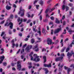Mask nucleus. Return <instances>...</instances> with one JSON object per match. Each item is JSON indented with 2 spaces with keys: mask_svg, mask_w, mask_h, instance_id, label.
I'll return each mask as SVG.
<instances>
[{
  "mask_svg": "<svg viewBox=\"0 0 74 74\" xmlns=\"http://www.w3.org/2000/svg\"><path fill=\"white\" fill-rule=\"evenodd\" d=\"M13 7H14V8H16V5L15 4H13Z\"/></svg>",
  "mask_w": 74,
  "mask_h": 74,
  "instance_id": "603ef678",
  "label": "nucleus"
},
{
  "mask_svg": "<svg viewBox=\"0 0 74 74\" xmlns=\"http://www.w3.org/2000/svg\"><path fill=\"white\" fill-rule=\"evenodd\" d=\"M65 8H66V6L64 5H63L62 6V10H64L65 9Z\"/></svg>",
  "mask_w": 74,
  "mask_h": 74,
  "instance_id": "5701e85b",
  "label": "nucleus"
},
{
  "mask_svg": "<svg viewBox=\"0 0 74 74\" xmlns=\"http://www.w3.org/2000/svg\"><path fill=\"white\" fill-rule=\"evenodd\" d=\"M13 14H11L10 17V19H13Z\"/></svg>",
  "mask_w": 74,
  "mask_h": 74,
  "instance_id": "2f4dec72",
  "label": "nucleus"
},
{
  "mask_svg": "<svg viewBox=\"0 0 74 74\" xmlns=\"http://www.w3.org/2000/svg\"><path fill=\"white\" fill-rule=\"evenodd\" d=\"M69 50H70V48H67L66 49V52H68V51H69Z\"/></svg>",
  "mask_w": 74,
  "mask_h": 74,
  "instance_id": "a19ab883",
  "label": "nucleus"
},
{
  "mask_svg": "<svg viewBox=\"0 0 74 74\" xmlns=\"http://www.w3.org/2000/svg\"><path fill=\"white\" fill-rule=\"evenodd\" d=\"M25 52V49H23L21 50V53H23V52Z\"/></svg>",
  "mask_w": 74,
  "mask_h": 74,
  "instance_id": "7c9ffc66",
  "label": "nucleus"
},
{
  "mask_svg": "<svg viewBox=\"0 0 74 74\" xmlns=\"http://www.w3.org/2000/svg\"><path fill=\"white\" fill-rule=\"evenodd\" d=\"M59 42V40H57L55 42V44H56L57 43Z\"/></svg>",
  "mask_w": 74,
  "mask_h": 74,
  "instance_id": "e433bc0d",
  "label": "nucleus"
},
{
  "mask_svg": "<svg viewBox=\"0 0 74 74\" xmlns=\"http://www.w3.org/2000/svg\"><path fill=\"white\" fill-rule=\"evenodd\" d=\"M35 28H34L33 29V31L36 32V26H35Z\"/></svg>",
  "mask_w": 74,
  "mask_h": 74,
  "instance_id": "a18cd8bd",
  "label": "nucleus"
},
{
  "mask_svg": "<svg viewBox=\"0 0 74 74\" xmlns=\"http://www.w3.org/2000/svg\"><path fill=\"white\" fill-rule=\"evenodd\" d=\"M33 54V52H31L29 55V56H30V57L31 58V57L32 56V55Z\"/></svg>",
  "mask_w": 74,
  "mask_h": 74,
  "instance_id": "473e14b6",
  "label": "nucleus"
},
{
  "mask_svg": "<svg viewBox=\"0 0 74 74\" xmlns=\"http://www.w3.org/2000/svg\"><path fill=\"white\" fill-rule=\"evenodd\" d=\"M39 3L41 5H43V1H40Z\"/></svg>",
  "mask_w": 74,
  "mask_h": 74,
  "instance_id": "4be33fe9",
  "label": "nucleus"
},
{
  "mask_svg": "<svg viewBox=\"0 0 74 74\" xmlns=\"http://www.w3.org/2000/svg\"><path fill=\"white\" fill-rule=\"evenodd\" d=\"M37 33H39V36H41V32L40 31H38L37 32Z\"/></svg>",
  "mask_w": 74,
  "mask_h": 74,
  "instance_id": "c85d7f7f",
  "label": "nucleus"
},
{
  "mask_svg": "<svg viewBox=\"0 0 74 74\" xmlns=\"http://www.w3.org/2000/svg\"><path fill=\"white\" fill-rule=\"evenodd\" d=\"M17 21L18 22H20L19 23V25H20L21 24V23H22V22H23V20H22V19H18Z\"/></svg>",
  "mask_w": 74,
  "mask_h": 74,
  "instance_id": "ddd939ff",
  "label": "nucleus"
},
{
  "mask_svg": "<svg viewBox=\"0 0 74 74\" xmlns=\"http://www.w3.org/2000/svg\"><path fill=\"white\" fill-rule=\"evenodd\" d=\"M48 21V20L47 19H44L43 20V22H47Z\"/></svg>",
  "mask_w": 74,
  "mask_h": 74,
  "instance_id": "72a5a7b5",
  "label": "nucleus"
},
{
  "mask_svg": "<svg viewBox=\"0 0 74 74\" xmlns=\"http://www.w3.org/2000/svg\"><path fill=\"white\" fill-rule=\"evenodd\" d=\"M69 5L70 7H72L73 6V4L72 3H69Z\"/></svg>",
  "mask_w": 74,
  "mask_h": 74,
  "instance_id": "3c124183",
  "label": "nucleus"
},
{
  "mask_svg": "<svg viewBox=\"0 0 74 74\" xmlns=\"http://www.w3.org/2000/svg\"><path fill=\"white\" fill-rule=\"evenodd\" d=\"M55 23H57L58 24H59L60 23V21L58 19H57L55 21Z\"/></svg>",
  "mask_w": 74,
  "mask_h": 74,
  "instance_id": "2eb2a0df",
  "label": "nucleus"
},
{
  "mask_svg": "<svg viewBox=\"0 0 74 74\" xmlns=\"http://www.w3.org/2000/svg\"><path fill=\"white\" fill-rule=\"evenodd\" d=\"M38 44H37L36 45L35 47H34L33 48V49H35V52H37L39 50L38 49Z\"/></svg>",
  "mask_w": 74,
  "mask_h": 74,
  "instance_id": "0eeeda50",
  "label": "nucleus"
},
{
  "mask_svg": "<svg viewBox=\"0 0 74 74\" xmlns=\"http://www.w3.org/2000/svg\"><path fill=\"white\" fill-rule=\"evenodd\" d=\"M6 8L7 10H10L11 8V7L10 6H8V5H7L6 6Z\"/></svg>",
  "mask_w": 74,
  "mask_h": 74,
  "instance_id": "4468645a",
  "label": "nucleus"
},
{
  "mask_svg": "<svg viewBox=\"0 0 74 74\" xmlns=\"http://www.w3.org/2000/svg\"><path fill=\"white\" fill-rule=\"evenodd\" d=\"M66 11H69V7L67 6H66Z\"/></svg>",
  "mask_w": 74,
  "mask_h": 74,
  "instance_id": "cd10ccee",
  "label": "nucleus"
},
{
  "mask_svg": "<svg viewBox=\"0 0 74 74\" xmlns=\"http://www.w3.org/2000/svg\"><path fill=\"white\" fill-rule=\"evenodd\" d=\"M34 58H35L33 59V57H31V60H33V61L35 62H39V61H40V59L39 58H38L40 57L37 56V54H34Z\"/></svg>",
  "mask_w": 74,
  "mask_h": 74,
  "instance_id": "f257e3e1",
  "label": "nucleus"
},
{
  "mask_svg": "<svg viewBox=\"0 0 74 74\" xmlns=\"http://www.w3.org/2000/svg\"><path fill=\"white\" fill-rule=\"evenodd\" d=\"M3 64L4 66H7V63L5 62H4Z\"/></svg>",
  "mask_w": 74,
  "mask_h": 74,
  "instance_id": "58836bf2",
  "label": "nucleus"
},
{
  "mask_svg": "<svg viewBox=\"0 0 74 74\" xmlns=\"http://www.w3.org/2000/svg\"><path fill=\"white\" fill-rule=\"evenodd\" d=\"M69 40V38H66L64 40V42H66V41H67Z\"/></svg>",
  "mask_w": 74,
  "mask_h": 74,
  "instance_id": "37998d69",
  "label": "nucleus"
},
{
  "mask_svg": "<svg viewBox=\"0 0 74 74\" xmlns=\"http://www.w3.org/2000/svg\"><path fill=\"white\" fill-rule=\"evenodd\" d=\"M53 23L51 22H50L49 24V25H53Z\"/></svg>",
  "mask_w": 74,
  "mask_h": 74,
  "instance_id": "e2e57ef3",
  "label": "nucleus"
},
{
  "mask_svg": "<svg viewBox=\"0 0 74 74\" xmlns=\"http://www.w3.org/2000/svg\"><path fill=\"white\" fill-rule=\"evenodd\" d=\"M22 8L21 7L20 8V11L18 12V14H21V16H24L25 14V10L24 9H22Z\"/></svg>",
  "mask_w": 74,
  "mask_h": 74,
  "instance_id": "f03ea898",
  "label": "nucleus"
},
{
  "mask_svg": "<svg viewBox=\"0 0 74 74\" xmlns=\"http://www.w3.org/2000/svg\"><path fill=\"white\" fill-rule=\"evenodd\" d=\"M42 11L43 10L42 9L41 10L40 12V13L38 14V15H40L41 14L42 12Z\"/></svg>",
  "mask_w": 74,
  "mask_h": 74,
  "instance_id": "09e8293b",
  "label": "nucleus"
},
{
  "mask_svg": "<svg viewBox=\"0 0 74 74\" xmlns=\"http://www.w3.org/2000/svg\"><path fill=\"white\" fill-rule=\"evenodd\" d=\"M21 59H23V58H24V56H23V55H21Z\"/></svg>",
  "mask_w": 74,
  "mask_h": 74,
  "instance_id": "052dcab7",
  "label": "nucleus"
},
{
  "mask_svg": "<svg viewBox=\"0 0 74 74\" xmlns=\"http://www.w3.org/2000/svg\"><path fill=\"white\" fill-rule=\"evenodd\" d=\"M44 51L46 52V49L44 48H43L42 49V52H44Z\"/></svg>",
  "mask_w": 74,
  "mask_h": 74,
  "instance_id": "c9c22d12",
  "label": "nucleus"
},
{
  "mask_svg": "<svg viewBox=\"0 0 74 74\" xmlns=\"http://www.w3.org/2000/svg\"><path fill=\"white\" fill-rule=\"evenodd\" d=\"M32 48V46L30 45L28 46L25 49V51L26 52H29V50H30Z\"/></svg>",
  "mask_w": 74,
  "mask_h": 74,
  "instance_id": "7ed1b4c3",
  "label": "nucleus"
},
{
  "mask_svg": "<svg viewBox=\"0 0 74 74\" xmlns=\"http://www.w3.org/2000/svg\"><path fill=\"white\" fill-rule=\"evenodd\" d=\"M28 64H29V65H30V66H31V65H32V62L28 63Z\"/></svg>",
  "mask_w": 74,
  "mask_h": 74,
  "instance_id": "774afa93",
  "label": "nucleus"
},
{
  "mask_svg": "<svg viewBox=\"0 0 74 74\" xmlns=\"http://www.w3.org/2000/svg\"><path fill=\"white\" fill-rule=\"evenodd\" d=\"M53 40H54V41H55L56 40V36H53Z\"/></svg>",
  "mask_w": 74,
  "mask_h": 74,
  "instance_id": "4c0bfd02",
  "label": "nucleus"
},
{
  "mask_svg": "<svg viewBox=\"0 0 74 74\" xmlns=\"http://www.w3.org/2000/svg\"><path fill=\"white\" fill-rule=\"evenodd\" d=\"M44 66L46 67H47V64H44Z\"/></svg>",
  "mask_w": 74,
  "mask_h": 74,
  "instance_id": "de8ad7c7",
  "label": "nucleus"
},
{
  "mask_svg": "<svg viewBox=\"0 0 74 74\" xmlns=\"http://www.w3.org/2000/svg\"><path fill=\"white\" fill-rule=\"evenodd\" d=\"M15 45L14 43H13V45L12 46V48H14V47H15Z\"/></svg>",
  "mask_w": 74,
  "mask_h": 74,
  "instance_id": "0e129e2a",
  "label": "nucleus"
},
{
  "mask_svg": "<svg viewBox=\"0 0 74 74\" xmlns=\"http://www.w3.org/2000/svg\"><path fill=\"white\" fill-rule=\"evenodd\" d=\"M47 44L49 45H51L52 44V40L49 38H48L47 39Z\"/></svg>",
  "mask_w": 74,
  "mask_h": 74,
  "instance_id": "9d476101",
  "label": "nucleus"
},
{
  "mask_svg": "<svg viewBox=\"0 0 74 74\" xmlns=\"http://www.w3.org/2000/svg\"><path fill=\"white\" fill-rule=\"evenodd\" d=\"M63 41V39H62L60 42V43H61V44L62 45V47H63V43H62Z\"/></svg>",
  "mask_w": 74,
  "mask_h": 74,
  "instance_id": "c756f323",
  "label": "nucleus"
},
{
  "mask_svg": "<svg viewBox=\"0 0 74 74\" xmlns=\"http://www.w3.org/2000/svg\"><path fill=\"white\" fill-rule=\"evenodd\" d=\"M8 33H9V34H11L12 33V32H11V31L10 30H9V31Z\"/></svg>",
  "mask_w": 74,
  "mask_h": 74,
  "instance_id": "49530a36",
  "label": "nucleus"
},
{
  "mask_svg": "<svg viewBox=\"0 0 74 74\" xmlns=\"http://www.w3.org/2000/svg\"><path fill=\"white\" fill-rule=\"evenodd\" d=\"M8 26L9 25L8 24V22H7L5 25V26Z\"/></svg>",
  "mask_w": 74,
  "mask_h": 74,
  "instance_id": "c03bdc74",
  "label": "nucleus"
},
{
  "mask_svg": "<svg viewBox=\"0 0 74 74\" xmlns=\"http://www.w3.org/2000/svg\"><path fill=\"white\" fill-rule=\"evenodd\" d=\"M31 22V20H29L27 22V23H29V22Z\"/></svg>",
  "mask_w": 74,
  "mask_h": 74,
  "instance_id": "13d9d810",
  "label": "nucleus"
},
{
  "mask_svg": "<svg viewBox=\"0 0 74 74\" xmlns=\"http://www.w3.org/2000/svg\"><path fill=\"white\" fill-rule=\"evenodd\" d=\"M5 33V32H2L1 34V37H2V36L4 35V36L3 37V39H4V40H6V38H7V37H5V36H6V34Z\"/></svg>",
  "mask_w": 74,
  "mask_h": 74,
  "instance_id": "39448f33",
  "label": "nucleus"
},
{
  "mask_svg": "<svg viewBox=\"0 0 74 74\" xmlns=\"http://www.w3.org/2000/svg\"><path fill=\"white\" fill-rule=\"evenodd\" d=\"M65 15H64L62 16V19H65Z\"/></svg>",
  "mask_w": 74,
  "mask_h": 74,
  "instance_id": "338daca9",
  "label": "nucleus"
},
{
  "mask_svg": "<svg viewBox=\"0 0 74 74\" xmlns=\"http://www.w3.org/2000/svg\"><path fill=\"white\" fill-rule=\"evenodd\" d=\"M61 30H62V28H61L55 29L54 31V34H57L59 32V31H60Z\"/></svg>",
  "mask_w": 74,
  "mask_h": 74,
  "instance_id": "423d86ee",
  "label": "nucleus"
},
{
  "mask_svg": "<svg viewBox=\"0 0 74 74\" xmlns=\"http://www.w3.org/2000/svg\"><path fill=\"white\" fill-rule=\"evenodd\" d=\"M19 36H20V37H22V34L21 33H20L19 34Z\"/></svg>",
  "mask_w": 74,
  "mask_h": 74,
  "instance_id": "680f3d73",
  "label": "nucleus"
},
{
  "mask_svg": "<svg viewBox=\"0 0 74 74\" xmlns=\"http://www.w3.org/2000/svg\"><path fill=\"white\" fill-rule=\"evenodd\" d=\"M20 63H21V62L20 61H18L17 63V69L19 71H20L21 69V64H20Z\"/></svg>",
  "mask_w": 74,
  "mask_h": 74,
  "instance_id": "20e7f679",
  "label": "nucleus"
},
{
  "mask_svg": "<svg viewBox=\"0 0 74 74\" xmlns=\"http://www.w3.org/2000/svg\"><path fill=\"white\" fill-rule=\"evenodd\" d=\"M38 0H37L35 1L34 2V4H36V3H37V1H38Z\"/></svg>",
  "mask_w": 74,
  "mask_h": 74,
  "instance_id": "864d4df0",
  "label": "nucleus"
},
{
  "mask_svg": "<svg viewBox=\"0 0 74 74\" xmlns=\"http://www.w3.org/2000/svg\"><path fill=\"white\" fill-rule=\"evenodd\" d=\"M63 66H64V64H62V65L60 66V68H61V69H62V68H63Z\"/></svg>",
  "mask_w": 74,
  "mask_h": 74,
  "instance_id": "bf43d9fd",
  "label": "nucleus"
},
{
  "mask_svg": "<svg viewBox=\"0 0 74 74\" xmlns=\"http://www.w3.org/2000/svg\"><path fill=\"white\" fill-rule=\"evenodd\" d=\"M36 9H38V7H40V6L39 5H36Z\"/></svg>",
  "mask_w": 74,
  "mask_h": 74,
  "instance_id": "ea45409f",
  "label": "nucleus"
},
{
  "mask_svg": "<svg viewBox=\"0 0 74 74\" xmlns=\"http://www.w3.org/2000/svg\"><path fill=\"white\" fill-rule=\"evenodd\" d=\"M52 67V65H51V64L50 63L48 64H47V67Z\"/></svg>",
  "mask_w": 74,
  "mask_h": 74,
  "instance_id": "b1692460",
  "label": "nucleus"
},
{
  "mask_svg": "<svg viewBox=\"0 0 74 74\" xmlns=\"http://www.w3.org/2000/svg\"><path fill=\"white\" fill-rule=\"evenodd\" d=\"M28 40H29V39L28 38H26L25 39V41H28Z\"/></svg>",
  "mask_w": 74,
  "mask_h": 74,
  "instance_id": "4d7b16f0",
  "label": "nucleus"
},
{
  "mask_svg": "<svg viewBox=\"0 0 74 74\" xmlns=\"http://www.w3.org/2000/svg\"><path fill=\"white\" fill-rule=\"evenodd\" d=\"M64 68L65 70H67L69 68L68 67H66V66H64Z\"/></svg>",
  "mask_w": 74,
  "mask_h": 74,
  "instance_id": "f704fd0d",
  "label": "nucleus"
},
{
  "mask_svg": "<svg viewBox=\"0 0 74 74\" xmlns=\"http://www.w3.org/2000/svg\"><path fill=\"white\" fill-rule=\"evenodd\" d=\"M66 49V47H64L61 50V52H63L64 51V50H65V49Z\"/></svg>",
  "mask_w": 74,
  "mask_h": 74,
  "instance_id": "a211bd4d",
  "label": "nucleus"
},
{
  "mask_svg": "<svg viewBox=\"0 0 74 74\" xmlns=\"http://www.w3.org/2000/svg\"><path fill=\"white\" fill-rule=\"evenodd\" d=\"M38 40H38L36 41V42H40L41 41V38H39L38 37H37V38Z\"/></svg>",
  "mask_w": 74,
  "mask_h": 74,
  "instance_id": "f3484780",
  "label": "nucleus"
},
{
  "mask_svg": "<svg viewBox=\"0 0 74 74\" xmlns=\"http://www.w3.org/2000/svg\"><path fill=\"white\" fill-rule=\"evenodd\" d=\"M55 8H52V9H51V11H50V12H52V11H53V10H55Z\"/></svg>",
  "mask_w": 74,
  "mask_h": 74,
  "instance_id": "8fccbe9b",
  "label": "nucleus"
},
{
  "mask_svg": "<svg viewBox=\"0 0 74 74\" xmlns=\"http://www.w3.org/2000/svg\"><path fill=\"white\" fill-rule=\"evenodd\" d=\"M63 59V57H58L56 58L55 60L56 62H58L59 60H62Z\"/></svg>",
  "mask_w": 74,
  "mask_h": 74,
  "instance_id": "6e6552de",
  "label": "nucleus"
},
{
  "mask_svg": "<svg viewBox=\"0 0 74 74\" xmlns=\"http://www.w3.org/2000/svg\"><path fill=\"white\" fill-rule=\"evenodd\" d=\"M46 31V30H45V29L44 28H43V30H42V33H43V34L45 33Z\"/></svg>",
  "mask_w": 74,
  "mask_h": 74,
  "instance_id": "a878e982",
  "label": "nucleus"
},
{
  "mask_svg": "<svg viewBox=\"0 0 74 74\" xmlns=\"http://www.w3.org/2000/svg\"><path fill=\"white\" fill-rule=\"evenodd\" d=\"M43 59H44V63H45L46 62H47V59H46V56H44L43 57Z\"/></svg>",
  "mask_w": 74,
  "mask_h": 74,
  "instance_id": "dca6fc26",
  "label": "nucleus"
},
{
  "mask_svg": "<svg viewBox=\"0 0 74 74\" xmlns=\"http://www.w3.org/2000/svg\"><path fill=\"white\" fill-rule=\"evenodd\" d=\"M72 53H73V51H72L70 53L69 52H68L67 53V56L68 57V58H70V57L71 56H72Z\"/></svg>",
  "mask_w": 74,
  "mask_h": 74,
  "instance_id": "f8f14e48",
  "label": "nucleus"
},
{
  "mask_svg": "<svg viewBox=\"0 0 74 74\" xmlns=\"http://www.w3.org/2000/svg\"><path fill=\"white\" fill-rule=\"evenodd\" d=\"M49 9L48 8H47L45 10V14H47V13H48V11H49Z\"/></svg>",
  "mask_w": 74,
  "mask_h": 74,
  "instance_id": "aec40b11",
  "label": "nucleus"
},
{
  "mask_svg": "<svg viewBox=\"0 0 74 74\" xmlns=\"http://www.w3.org/2000/svg\"><path fill=\"white\" fill-rule=\"evenodd\" d=\"M8 25L10 26V27L11 29H12V27H13V23L10 22L9 23Z\"/></svg>",
  "mask_w": 74,
  "mask_h": 74,
  "instance_id": "9b49d317",
  "label": "nucleus"
},
{
  "mask_svg": "<svg viewBox=\"0 0 74 74\" xmlns=\"http://www.w3.org/2000/svg\"><path fill=\"white\" fill-rule=\"evenodd\" d=\"M31 42L32 44H33V43H34V39H31Z\"/></svg>",
  "mask_w": 74,
  "mask_h": 74,
  "instance_id": "412c9836",
  "label": "nucleus"
},
{
  "mask_svg": "<svg viewBox=\"0 0 74 74\" xmlns=\"http://www.w3.org/2000/svg\"><path fill=\"white\" fill-rule=\"evenodd\" d=\"M5 58L3 56L0 57V64L2 63V62L4 60Z\"/></svg>",
  "mask_w": 74,
  "mask_h": 74,
  "instance_id": "1a4fd4ad",
  "label": "nucleus"
},
{
  "mask_svg": "<svg viewBox=\"0 0 74 74\" xmlns=\"http://www.w3.org/2000/svg\"><path fill=\"white\" fill-rule=\"evenodd\" d=\"M53 30H51V34H53Z\"/></svg>",
  "mask_w": 74,
  "mask_h": 74,
  "instance_id": "6e6d98bb",
  "label": "nucleus"
},
{
  "mask_svg": "<svg viewBox=\"0 0 74 74\" xmlns=\"http://www.w3.org/2000/svg\"><path fill=\"white\" fill-rule=\"evenodd\" d=\"M20 51H21V49H19L17 51L16 53L18 54V53H19V52H20Z\"/></svg>",
  "mask_w": 74,
  "mask_h": 74,
  "instance_id": "69168bd1",
  "label": "nucleus"
},
{
  "mask_svg": "<svg viewBox=\"0 0 74 74\" xmlns=\"http://www.w3.org/2000/svg\"><path fill=\"white\" fill-rule=\"evenodd\" d=\"M71 70V69L70 68H68V70H67V74H69V73H70V71Z\"/></svg>",
  "mask_w": 74,
  "mask_h": 74,
  "instance_id": "393cba45",
  "label": "nucleus"
},
{
  "mask_svg": "<svg viewBox=\"0 0 74 74\" xmlns=\"http://www.w3.org/2000/svg\"><path fill=\"white\" fill-rule=\"evenodd\" d=\"M5 21L3 20V21H2L1 23H0V24H3L4 23Z\"/></svg>",
  "mask_w": 74,
  "mask_h": 74,
  "instance_id": "5fc2aeb1",
  "label": "nucleus"
},
{
  "mask_svg": "<svg viewBox=\"0 0 74 74\" xmlns=\"http://www.w3.org/2000/svg\"><path fill=\"white\" fill-rule=\"evenodd\" d=\"M45 71L46 72H45V74H47L49 72V71L48 70V69H45Z\"/></svg>",
  "mask_w": 74,
  "mask_h": 74,
  "instance_id": "bb28decb",
  "label": "nucleus"
},
{
  "mask_svg": "<svg viewBox=\"0 0 74 74\" xmlns=\"http://www.w3.org/2000/svg\"><path fill=\"white\" fill-rule=\"evenodd\" d=\"M50 16L49 15V14H47L46 15V18L47 19V18H50Z\"/></svg>",
  "mask_w": 74,
  "mask_h": 74,
  "instance_id": "6ab92c4d",
  "label": "nucleus"
},
{
  "mask_svg": "<svg viewBox=\"0 0 74 74\" xmlns=\"http://www.w3.org/2000/svg\"><path fill=\"white\" fill-rule=\"evenodd\" d=\"M62 68H59L58 70L60 71H62Z\"/></svg>",
  "mask_w": 74,
  "mask_h": 74,
  "instance_id": "79ce46f5",
  "label": "nucleus"
}]
</instances>
